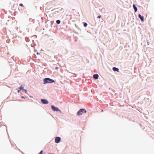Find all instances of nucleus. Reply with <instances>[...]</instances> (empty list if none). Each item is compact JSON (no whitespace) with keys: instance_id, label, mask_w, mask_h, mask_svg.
<instances>
[{"instance_id":"obj_1","label":"nucleus","mask_w":154,"mask_h":154,"mask_svg":"<svg viewBox=\"0 0 154 154\" xmlns=\"http://www.w3.org/2000/svg\"><path fill=\"white\" fill-rule=\"evenodd\" d=\"M54 82V80L48 78H45L44 80V83L45 84L47 83H51Z\"/></svg>"},{"instance_id":"obj_2","label":"nucleus","mask_w":154,"mask_h":154,"mask_svg":"<svg viewBox=\"0 0 154 154\" xmlns=\"http://www.w3.org/2000/svg\"><path fill=\"white\" fill-rule=\"evenodd\" d=\"M86 111L84 109H80L77 112L78 116H80L82 115L84 113H86Z\"/></svg>"},{"instance_id":"obj_3","label":"nucleus","mask_w":154,"mask_h":154,"mask_svg":"<svg viewBox=\"0 0 154 154\" xmlns=\"http://www.w3.org/2000/svg\"><path fill=\"white\" fill-rule=\"evenodd\" d=\"M51 109L54 111H59L61 112V111L57 107H56L54 106H51Z\"/></svg>"},{"instance_id":"obj_4","label":"nucleus","mask_w":154,"mask_h":154,"mask_svg":"<svg viewBox=\"0 0 154 154\" xmlns=\"http://www.w3.org/2000/svg\"><path fill=\"white\" fill-rule=\"evenodd\" d=\"M60 140V138L59 137H57L55 138V142L56 143H59Z\"/></svg>"},{"instance_id":"obj_5","label":"nucleus","mask_w":154,"mask_h":154,"mask_svg":"<svg viewBox=\"0 0 154 154\" xmlns=\"http://www.w3.org/2000/svg\"><path fill=\"white\" fill-rule=\"evenodd\" d=\"M42 103L44 104H47L48 103V102L45 99H41Z\"/></svg>"},{"instance_id":"obj_6","label":"nucleus","mask_w":154,"mask_h":154,"mask_svg":"<svg viewBox=\"0 0 154 154\" xmlns=\"http://www.w3.org/2000/svg\"><path fill=\"white\" fill-rule=\"evenodd\" d=\"M139 17L140 18V19L142 21H144V17L143 16H141V15L139 14L138 15Z\"/></svg>"},{"instance_id":"obj_7","label":"nucleus","mask_w":154,"mask_h":154,"mask_svg":"<svg viewBox=\"0 0 154 154\" xmlns=\"http://www.w3.org/2000/svg\"><path fill=\"white\" fill-rule=\"evenodd\" d=\"M98 75L96 74L94 75L93 76L94 78L96 79H98Z\"/></svg>"},{"instance_id":"obj_8","label":"nucleus","mask_w":154,"mask_h":154,"mask_svg":"<svg viewBox=\"0 0 154 154\" xmlns=\"http://www.w3.org/2000/svg\"><path fill=\"white\" fill-rule=\"evenodd\" d=\"M112 70L114 71H117L118 72H119V69L118 68H116V67H114L112 68Z\"/></svg>"},{"instance_id":"obj_9","label":"nucleus","mask_w":154,"mask_h":154,"mask_svg":"<svg viewBox=\"0 0 154 154\" xmlns=\"http://www.w3.org/2000/svg\"><path fill=\"white\" fill-rule=\"evenodd\" d=\"M133 6L135 12H136L137 11V7L135 6V5L134 4H133Z\"/></svg>"},{"instance_id":"obj_10","label":"nucleus","mask_w":154,"mask_h":154,"mask_svg":"<svg viewBox=\"0 0 154 154\" xmlns=\"http://www.w3.org/2000/svg\"><path fill=\"white\" fill-rule=\"evenodd\" d=\"M56 23L58 24H59L60 23V21L59 20H57L56 21Z\"/></svg>"},{"instance_id":"obj_11","label":"nucleus","mask_w":154,"mask_h":154,"mask_svg":"<svg viewBox=\"0 0 154 154\" xmlns=\"http://www.w3.org/2000/svg\"><path fill=\"white\" fill-rule=\"evenodd\" d=\"M87 25V24L86 23H84V27H86Z\"/></svg>"},{"instance_id":"obj_12","label":"nucleus","mask_w":154,"mask_h":154,"mask_svg":"<svg viewBox=\"0 0 154 154\" xmlns=\"http://www.w3.org/2000/svg\"><path fill=\"white\" fill-rule=\"evenodd\" d=\"M20 90H21L23 89V88L22 86H21L19 88Z\"/></svg>"},{"instance_id":"obj_13","label":"nucleus","mask_w":154,"mask_h":154,"mask_svg":"<svg viewBox=\"0 0 154 154\" xmlns=\"http://www.w3.org/2000/svg\"><path fill=\"white\" fill-rule=\"evenodd\" d=\"M42 153H43V151L41 150V151L40 152V153H39V154H42Z\"/></svg>"},{"instance_id":"obj_14","label":"nucleus","mask_w":154,"mask_h":154,"mask_svg":"<svg viewBox=\"0 0 154 154\" xmlns=\"http://www.w3.org/2000/svg\"><path fill=\"white\" fill-rule=\"evenodd\" d=\"M101 15H100V16H98V17H97V18H101Z\"/></svg>"},{"instance_id":"obj_15","label":"nucleus","mask_w":154,"mask_h":154,"mask_svg":"<svg viewBox=\"0 0 154 154\" xmlns=\"http://www.w3.org/2000/svg\"><path fill=\"white\" fill-rule=\"evenodd\" d=\"M20 5L21 6H23V5L22 4H20Z\"/></svg>"},{"instance_id":"obj_16","label":"nucleus","mask_w":154,"mask_h":154,"mask_svg":"<svg viewBox=\"0 0 154 154\" xmlns=\"http://www.w3.org/2000/svg\"><path fill=\"white\" fill-rule=\"evenodd\" d=\"M24 90L25 91V93H26V90H25V89H24Z\"/></svg>"},{"instance_id":"obj_17","label":"nucleus","mask_w":154,"mask_h":154,"mask_svg":"<svg viewBox=\"0 0 154 154\" xmlns=\"http://www.w3.org/2000/svg\"><path fill=\"white\" fill-rule=\"evenodd\" d=\"M20 90H18V93H19Z\"/></svg>"}]
</instances>
